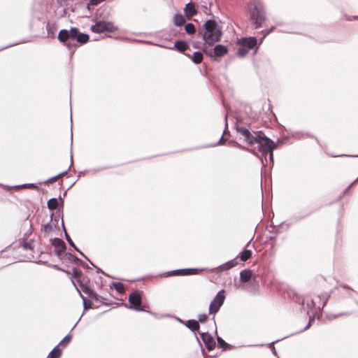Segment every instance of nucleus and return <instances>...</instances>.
Returning <instances> with one entry per match:
<instances>
[{
  "label": "nucleus",
  "instance_id": "obj_1",
  "mask_svg": "<svg viewBox=\"0 0 358 358\" xmlns=\"http://www.w3.org/2000/svg\"><path fill=\"white\" fill-rule=\"evenodd\" d=\"M238 132L241 136V138L246 142L249 145L258 144L259 150L264 155L268 151H273L275 148V144L273 141L266 137L261 136L260 135L255 133L252 134L250 131L245 128H238Z\"/></svg>",
  "mask_w": 358,
  "mask_h": 358
},
{
  "label": "nucleus",
  "instance_id": "obj_2",
  "mask_svg": "<svg viewBox=\"0 0 358 358\" xmlns=\"http://www.w3.org/2000/svg\"><path fill=\"white\" fill-rule=\"evenodd\" d=\"M205 31L203 39L209 45L219 41L222 36V31L215 20H207L203 24Z\"/></svg>",
  "mask_w": 358,
  "mask_h": 358
},
{
  "label": "nucleus",
  "instance_id": "obj_3",
  "mask_svg": "<svg viewBox=\"0 0 358 358\" xmlns=\"http://www.w3.org/2000/svg\"><path fill=\"white\" fill-rule=\"evenodd\" d=\"M248 10L250 20L255 24V28H259L265 20L264 10L255 4H250Z\"/></svg>",
  "mask_w": 358,
  "mask_h": 358
},
{
  "label": "nucleus",
  "instance_id": "obj_4",
  "mask_svg": "<svg viewBox=\"0 0 358 358\" xmlns=\"http://www.w3.org/2000/svg\"><path fill=\"white\" fill-rule=\"evenodd\" d=\"M238 44L241 46L237 54L242 57L247 55L249 50L254 48L257 44V39L255 37L243 38L238 40Z\"/></svg>",
  "mask_w": 358,
  "mask_h": 358
},
{
  "label": "nucleus",
  "instance_id": "obj_5",
  "mask_svg": "<svg viewBox=\"0 0 358 358\" xmlns=\"http://www.w3.org/2000/svg\"><path fill=\"white\" fill-rule=\"evenodd\" d=\"M91 30L94 33H102L104 31L113 32L117 28L111 22L99 21L94 25L92 26Z\"/></svg>",
  "mask_w": 358,
  "mask_h": 358
},
{
  "label": "nucleus",
  "instance_id": "obj_6",
  "mask_svg": "<svg viewBox=\"0 0 358 358\" xmlns=\"http://www.w3.org/2000/svg\"><path fill=\"white\" fill-rule=\"evenodd\" d=\"M224 299H225L224 291V290L220 291L210 304L209 313H217L219 310L220 308L223 304Z\"/></svg>",
  "mask_w": 358,
  "mask_h": 358
},
{
  "label": "nucleus",
  "instance_id": "obj_7",
  "mask_svg": "<svg viewBox=\"0 0 358 358\" xmlns=\"http://www.w3.org/2000/svg\"><path fill=\"white\" fill-rule=\"evenodd\" d=\"M77 28H71L69 31L66 29H62L58 34V39L60 42L65 43V45L70 48V43H66L68 39L75 40Z\"/></svg>",
  "mask_w": 358,
  "mask_h": 358
},
{
  "label": "nucleus",
  "instance_id": "obj_8",
  "mask_svg": "<svg viewBox=\"0 0 358 358\" xmlns=\"http://www.w3.org/2000/svg\"><path fill=\"white\" fill-rule=\"evenodd\" d=\"M129 301L131 303L130 308L136 310H141L140 306L141 303V296L138 292L131 293L129 296Z\"/></svg>",
  "mask_w": 358,
  "mask_h": 358
},
{
  "label": "nucleus",
  "instance_id": "obj_9",
  "mask_svg": "<svg viewBox=\"0 0 358 358\" xmlns=\"http://www.w3.org/2000/svg\"><path fill=\"white\" fill-rule=\"evenodd\" d=\"M184 12L187 19H190L192 16L196 14L195 6L192 3H189L185 6Z\"/></svg>",
  "mask_w": 358,
  "mask_h": 358
},
{
  "label": "nucleus",
  "instance_id": "obj_10",
  "mask_svg": "<svg viewBox=\"0 0 358 358\" xmlns=\"http://www.w3.org/2000/svg\"><path fill=\"white\" fill-rule=\"evenodd\" d=\"M227 52V48L222 45H217L214 48V53L217 56H223Z\"/></svg>",
  "mask_w": 358,
  "mask_h": 358
},
{
  "label": "nucleus",
  "instance_id": "obj_11",
  "mask_svg": "<svg viewBox=\"0 0 358 358\" xmlns=\"http://www.w3.org/2000/svg\"><path fill=\"white\" fill-rule=\"evenodd\" d=\"M252 275V273L250 270H244L240 273L241 280L243 282H247L251 279Z\"/></svg>",
  "mask_w": 358,
  "mask_h": 358
},
{
  "label": "nucleus",
  "instance_id": "obj_12",
  "mask_svg": "<svg viewBox=\"0 0 358 358\" xmlns=\"http://www.w3.org/2000/svg\"><path fill=\"white\" fill-rule=\"evenodd\" d=\"M76 39L80 43H85L89 40V36L85 34H79L78 29H77V31L76 34Z\"/></svg>",
  "mask_w": 358,
  "mask_h": 358
},
{
  "label": "nucleus",
  "instance_id": "obj_13",
  "mask_svg": "<svg viewBox=\"0 0 358 358\" xmlns=\"http://www.w3.org/2000/svg\"><path fill=\"white\" fill-rule=\"evenodd\" d=\"M173 22L176 26L180 27L185 22V19L181 14H176L174 16Z\"/></svg>",
  "mask_w": 358,
  "mask_h": 358
},
{
  "label": "nucleus",
  "instance_id": "obj_14",
  "mask_svg": "<svg viewBox=\"0 0 358 358\" xmlns=\"http://www.w3.org/2000/svg\"><path fill=\"white\" fill-rule=\"evenodd\" d=\"M175 48L180 52H184L187 49V45L184 41H176L174 45Z\"/></svg>",
  "mask_w": 358,
  "mask_h": 358
},
{
  "label": "nucleus",
  "instance_id": "obj_15",
  "mask_svg": "<svg viewBox=\"0 0 358 358\" xmlns=\"http://www.w3.org/2000/svg\"><path fill=\"white\" fill-rule=\"evenodd\" d=\"M192 61L196 64H199L202 62L203 55L200 52H194L192 56Z\"/></svg>",
  "mask_w": 358,
  "mask_h": 358
},
{
  "label": "nucleus",
  "instance_id": "obj_16",
  "mask_svg": "<svg viewBox=\"0 0 358 358\" xmlns=\"http://www.w3.org/2000/svg\"><path fill=\"white\" fill-rule=\"evenodd\" d=\"M58 201L57 199H50L48 201V206L50 210H55L57 208Z\"/></svg>",
  "mask_w": 358,
  "mask_h": 358
},
{
  "label": "nucleus",
  "instance_id": "obj_17",
  "mask_svg": "<svg viewBox=\"0 0 358 358\" xmlns=\"http://www.w3.org/2000/svg\"><path fill=\"white\" fill-rule=\"evenodd\" d=\"M252 252L249 250H245L241 253V259L242 261H246L250 258Z\"/></svg>",
  "mask_w": 358,
  "mask_h": 358
},
{
  "label": "nucleus",
  "instance_id": "obj_18",
  "mask_svg": "<svg viewBox=\"0 0 358 358\" xmlns=\"http://www.w3.org/2000/svg\"><path fill=\"white\" fill-rule=\"evenodd\" d=\"M61 355V350L55 348L49 354V358H59Z\"/></svg>",
  "mask_w": 358,
  "mask_h": 358
},
{
  "label": "nucleus",
  "instance_id": "obj_19",
  "mask_svg": "<svg viewBox=\"0 0 358 358\" xmlns=\"http://www.w3.org/2000/svg\"><path fill=\"white\" fill-rule=\"evenodd\" d=\"M236 262H234V261L231 260V261H229V262H227L226 264L222 265L220 266V268L222 271L227 270V269L234 267L236 266Z\"/></svg>",
  "mask_w": 358,
  "mask_h": 358
},
{
  "label": "nucleus",
  "instance_id": "obj_20",
  "mask_svg": "<svg viewBox=\"0 0 358 358\" xmlns=\"http://www.w3.org/2000/svg\"><path fill=\"white\" fill-rule=\"evenodd\" d=\"M185 31L189 34H193L195 33L196 29L194 25L192 23H188L185 27Z\"/></svg>",
  "mask_w": 358,
  "mask_h": 358
},
{
  "label": "nucleus",
  "instance_id": "obj_21",
  "mask_svg": "<svg viewBox=\"0 0 358 358\" xmlns=\"http://www.w3.org/2000/svg\"><path fill=\"white\" fill-rule=\"evenodd\" d=\"M187 326L192 330H197L199 328V322L196 320H189L188 321Z\"/></svg>",
  "mask_w": 358,
  "mask_h": 358
},
{
  "label": "nucleus",
  "instance_id": "obj_22",
  "mask_svg": "<svg viewBox=\"0 0 358 358\" xmlns=\"http://www.w3.org/2000/svg\"><path fill=\"white\" fill-rule=\"evenodd\" d=\"M105 0H90L87 5V8L90 9V6H96Z\"/></svg>",
  "mask_w": 358,
  "mask_h": 358
},
{
  "label": "nucleus",
  "instance_id": "obj_23",
  "mask_svg": "<svg viewBox=\"0 0 358 358\" xmlns=\"http://www.w3.org/2000/svg\"><path fill=\"white\" fill-rule=\"evenodd\" d=\"M206 345H207V348H208V350H212L215 345V343H214V341L212 338H209L207 341H206Z\"/></svg>",
  "mask_w": 358,
  "mask_h": 358
},
{
  "label": "nucleus",
  "instance_id": "obj_24",
  "mask_svg": "<svg viewBox=\"0 0 358 358\" xmlns=\"http://www.w3.org/2000/svg\"><path fill=\"white\" fill-rule=\"evenodd\" d=\"M70 341H71V337L67 336L60 342V345L65 346L70 342Z\"/></svg>",
  "mask_w": 358,
  "mask_h": 358
},
{
  "label": "nucleus",
  "instance_id": "obj_25",
  "mask_svg": "<svg viewBox=\"0 0 358 358\" xmlns=\"http://www.w3.org/2000/svg\"><path fill=\"white\" fill-rule=\"evenodd\" d=\"M115 289H116L118 292H122V291H123V289H124V287H123L122 284H121V283H117V284H116V285H115Z\"/></svg>",
  "mask_w": 358,
  "mask_h": 358
},
{
  "label": "nucleus",
  "instance_id": "obj_26",
  "mask_svg": "<svg viewBox=\"0 0 358 358\" xmlns=\"http://www.w3.org/2000/svg\"><path fill=\"white\" fill-rule=\"evenodd\" d=\"M81 288H82L83 291L84 292H85L86 294H90V289L87 286L81 285Z\"/></svg>",
  "mask_w": 358,
  "mask_h": 358
},
{
  "label": "nucleus",
  "instance_id": "obj_27",
  "mask_svg": "<svg viewBox=\"0 0 358 358\" xmlns=\"http://www.w3.org/2000/svg\"><path fill=\"white\" fill-rule=\"evenodd\" d=\"M206 320V315H201L199 317V320L201 322H204Z\"/></svg>",
  "mask_w": 358,
  "mask_h": 358
},
{
  "label": "nucleus",
  "instance_id": "obj_28",
  "mask_svg": "<svg viewBox=\"0 0 358 358\" xmlns=\"http://www.w3.org/2000/svg\"><path fill=\"white\" fill-rule=\"evenodd\" d=\"M67 241L71 245L74 246L73 242L70 238H67Z\"/></svg>",
  "mask_w": 358,
  "mask_h": 358
},
{
  "label": "nucleus",
  "instance_id": "obj_29",
  "mask_svg": "<svg viewBox=\"0 0 358 358\" xmlns=\"http://www.w3.org/2000/svg\"><path fill=\"white\" fill-rule=\"evenodd\" d=\"M73 273L76 276H78L80 274V272L77 269H74Z\"/></svg>",
  "mask_w": 358,
  "mask_h": 358
},
{
  "label": "nucleus",
  "instance_id": "obj_30",
  "mask_svg": "<svg viewBox=\"0 0 358 358\" xmlns=\"http://www.w3.org/2000/svg\"><path fill=\"white\" fill-rule=\"evenodd\" d=\"M217 340H218V342H219V343H220V345H222V344H224V341L222 338H218V339H217Z\"/></svg>",
  "mask_w": 358,
  "mask_h": 358
},
{
  "label": "nucleus",
  "instance_id": "obj_31",
  "mask_svg": "<svg viewBox=\"0 0 358 358\" xmlns=\"http://www.w3.org/2000/svg\"><path fill=\"white\" fill-rule=\"evenodd\" d=\"M268 152H269V155H270V159H273V151H268Z\"/></svg>",
  "mask_w": 358,
  "mask_h": 358
}]
</instances>
